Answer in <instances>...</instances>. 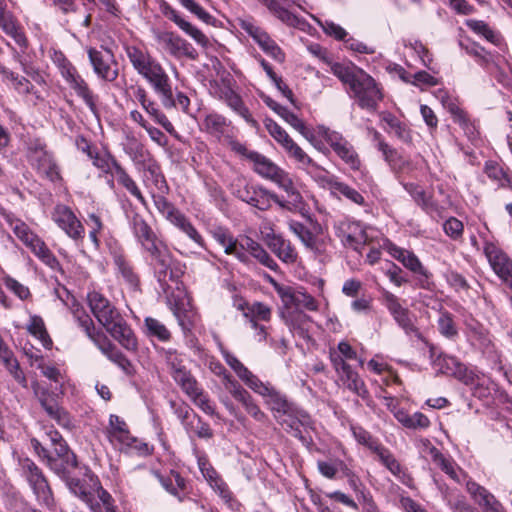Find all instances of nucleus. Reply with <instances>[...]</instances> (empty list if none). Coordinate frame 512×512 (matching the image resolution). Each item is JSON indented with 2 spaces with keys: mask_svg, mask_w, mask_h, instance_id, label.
Listing matches in <instances>:
<instances>
[{
  "mask_svg": "<svg viewBox=\"0 0 512 512\" xmlns=\"http://www.w3.org/2000/svg\"><path fill=\"white\" fill-rule=\"evenodd\" d=\"M125 53L133 69L151 86L165 109L179 107L184 113L189 112L190 99L188 96L181 91L174 95L169 75L146 48L126 45Z\"/></svg>",
  "mask_w": 512,
  "mask_h": 512,
  "instance_id": "nucleus-1",
  "label": "nucleus"
},
{
  "mask_svg": "<svg viewBox=\"0 0 512 512\" xmlns=\"http://www.w3.org/2000/svg\"><path fill=\"white\" fill-rule=\"evenodd\" d=\"M332 73L349 88V95L357 105L368 112H375L383 100V92L375 79L354 65L334 63Z\"/></svg>",
  "mask_w": 512,
  "mask_h": 512,
  "instance_id": "nucleus-2",
  "label": "nucleus"
},
{
  "mask_svg": "<svg viewBox=\"0 0 512 512\" xmlns=\"http://www.w3.org/2000/svg\"><path fill=\"white\" fill-rule=\"evenodd\" d=\"M89 307L97 321L119 344L129 351L138 347L137 338L117 308L100 292L87 295Z\"/></svg>",
  "mask_w": 512,
  "mask_h": 512,
  "instance_id": "nucleus-3",
  "label": "nucleus"
},
{
  "mask_svg": "<svg viewBox=\"0 0 512 512\" xmlns=\"http://www.w3.org/2000/svg\"><path fill=\"white\" fill-rule=\"evenodd\" d=\"M221 355L227 365L235 372L237 377L254 393L264 399V403L272 411L274 418L276 414L291 412V402L285 394L277 390L269 382H263L253 374L234 354L225 348L220 349Z\"/></svg>",
  "mask_w": 512,
  "mask_h": 512,
  "instance_id": "nucleus-4",
  "label": "nucleus"
},
{
  "mask_svg": "<svg viewBox=\"0 0 512 512\" xmlns=\"http://www.w3.org/2000/svg\"><path fill=\"white\" fill-rule=\"evenodd\" d=\"M250 161L253 163V170L261 178L271 181L278 188L283 190L294 201L301 199L291 174L261 153H253L250 155Z\"/></svg>",
  "mask_w": 512,
  "mask_h": 512,
  "instance_id": "nucleus-5",
  "label": "nucleus"
},
{
  "mask_svg": "<svg viewBox=\"0 0 512 512\" xmlns=\"http://www.w3.org/2000/svg\"><path fill=\"white\" fill-rule=\"evenodd\" d=\"M264 126L269 135L280 145L287 156L306 174L314 173L317 163L290 137L277 122L271 118L264 119Z\"/></svg>",
  "mask_w": 512,
  "mask_h": 512,
  "instance_id": "nucleus-6",
  "label": "nucleus"
},
{
  "mask_svg": "<svg viewBox=\"0 0 512 512\" xmlns=\"http://www.w3.org/2000/svg\"><path fill=\"white\" fill-rule=\"evenodd\" d=\"M277 423L290 435L297 438L310 452L316 446L309 431H314V421L311 416L296 404L291 406V412L276 414Z\"/></svg>",
  "mask_w": 512,
  "mask_h": 512,
  "instance_id": "nucleus-7",
  "label": "nucleus"
},
{
  "mask_svg": "<svg viewBox=\"0 0 512 512\" xmlns=\"http://www.w3.org/2000/svg\"><path fill=\"white\" fill-rule=\"evenodd\" d=\"M320 135L330 145L335 154L353 171H359L363 181L370 185L372 177L366 169H362V163L353 145L337 131L327 127H321Z\"/></svg>",
  "mask_w": 512,
  "mask_h": 512,
  "instance_id": "nucleus-8",
  "label": "nucleus"
},
{
  "mask_svg": "<svg viewBox=\"0 0 512 512\" xmlns=\"http://www.w3.org/2000/svg\"><path fill=\"white\" fill-rule=\"evenodd\" d=\"M30 443L34 452L60 477H66L70 470L78 465L76 455L69 449L66 442L54 446V455L49 453L38 439L32 438Z\"/></svg>",
  "mask_w": 512,
  "mask_h": 512,
  "instance_id": "nucleus-9",
  "label": "nucleus"
},
{
  "mask_svg": "<svg viewBox=\"0 0 512 512\" xmlns=\"http://www.w3.org/2000/svg\"><path fill=\"white\" fill-rule=\"evenodd\" d=\"M150 258V265L154 270L160 286L164 291L168 288L167 275L170 272V279L175 281L179 275L171 268L172 255L167 245L159 238L154 242L142 247Z\"/></svg>",
  "mask_w": 512,
  "mask_h": 512,
  "instance_id": "nucleus-10",
  "label": "nucleus"
},
{
  "mask_svg": "<svg viewBox=\"0 0 512 512\" xmlns=\"http://www.w3.org/2000/svg\"><path fill=\"white\" fill-rule=\"evenodd\" d=\"M379 291L382 305L388 310L397 325L402 328L407 335H414L422 340V334L415 326L414 316L409 309L403 305L404 301L385 288H380Z\"/></svg>",
  "mask_w": 512,
  "mask_h": 512,
  "instance_id": "nucleus-11",
  "label": "nucleus"
},
{
  "mask_svg": "<svg viewBox=\"0 0 512 512\" xmlns=\"http://www.w3.org/2000/svg\"><path fill=\"white\" fill-rule=\"evenodd\" d=\"M384 249L391 257L399 261L407 270L419 276L418 284L421 288H430L432 273L424 267L418 256L413 251L399 247L389 240L385 241Z\"/></svg>",
  "mask_w": 512,
  "mask_h": 512,
  "instance_id": "nucleus-12",
  "label": "nucleus"
},
{
  "mask_svg": "<svg viewBox=\"0 0 512 512\" xmlns=\"http://www.w3.org/2000/svg\"><path fill=\"white\" fill-rule=\"evenodd\" d=\"M271 283L285 308H294V311L305 309L310 312H317L319 310V302L311 294L307 293L304 288L280 285L272 278Z\"/></svg>",
  "mask_w": 512,
  "mask_h": 512,
  "instance_id": "nucleus-13",
  "label": "nucleus"
},
{
  "mask_svg": "<svg viewBox=\"0 0 512 512\" xmlns=\"http://www.w3.org/2000/svg\"><path fill=\"white\" fill-rule=\"evenodd\" d=\"M308 175L322 187H327L333 195L343 196L352 203L360 206L365 204V199L359 191L338 180L335 176L329 175L328 171L318 163L314 173H308Z\"/></svg>",
  "mask_w": 512,
  "mask_h": 512,
  "instance_id": "nucleus-14",
  "label": "nucleus"
},
{
  "mask_svg": "<svg viewBox=\"0 0 512 512\" xmlns=\"http://www.w3.org/2000/svg\"><path fill=\"white\" fill-rule=\"evenodd\" d=\"M235 195L241 201L262 211L269 209L272 201L280 207H285V201L283 199H281L276 193L271 192L262 186L244 183L243 186H239Z\"/></svg>",
  "mask_w": 512,
  "mask_h": 512,
  "instance_id": "nucleus-15",
  "label": "nucleus"
},
{
  "mask_svg": "<svg viewBox=\"0 0 512 512\" xmlns=\"http://www.w3.org/2000/svg\"><path fill=\"white\" fill-rule=\"evenodd\" d=\"M289 230L297 236L304 247L318 257L328 254L331 238L327 235H315L306 225L296 220L288 221Z\"/></svg>",
  "mask_w": 512,
  "mask_h": 512,
  "instance_id": "nucleus-16",
  "label": "nucleus"
},
{
  "mask_svg": "<svg viewBox=\"0 0 512 512\" xmlns=\"http://www.w3.org/2000/svg\"><path fill=\"white\" fill-rule=\"evenodd\" d=\"M483 252L493 272L512 290V259L492 241L486 240Z\"/></svg>",
  "mask_w": 512,
  "mask_h": 512,
  "instance_id": "nucleus-17",
  "label": "nucleus"
},
{
  "mask_svg": "<svg viewBox=\"0 0 512 512\" xmlns=\"http://www.w3.org/2000/svg\"><path fill=\"white\" fill-rule=\"evenodd\" d=\"M239 26L269 57L279 63L285 61V53L264 29L248 19H241Z\"/></svg>",
  "mask_w": 512,
  "mask_h": 512,
  "instance_id": "nucleus-18",
  "label": "nucleus"
},
{
  "mask_svg": "<svg viewBox=\"0 0 512 512\" xmlns=\"http://www.w3.org/2000/svg\"><path fill=\"white\" fill-rule=\"evenodd\" d=\"M55 224L76 243L82 242L85 228L72 209L64 204H57L51 214Z\"/></svg>",
  "mask_w": 512,
  "mask_h": 512,
  "instance_id": "nucleus-19",
  "label": "nucleus"
},
{
  "mask_svg": "<svg viewBox=\"0 0 512 512\" xmlns=\"http://www.w3.org/2000/svg\"><path fill=\"white\" fill-rule=\"evenodd\" d=\"M156 41L174 58L196 60L198 52L193 45L180 35L171 31L155 32Z\"/></svg>",
  "mask_w": 512,
  "mask_h": 512,
  "instance_id": "nucleus-20",
  "label": "nucleus"
},
{
  "mask_svg": "<svg viewBox=\"0 0 512 512\" xmlns=\"http://www.w3.org/2000/svg\"><path fill=\"white\" fill-rule=\"evenodd\" d=\"M87 54L93 71L98 78L108 82H113L118 78V65L110 50H98L89 47Z\"/></svg>",
  "mask_w": 512,
  "mask_h": 512,
  "instance_id": "nucleus-21",
  "label": "nucleus"
},
{
  "mask_svg": "<svg viewBox=\"0 0 512 512\" xmlns=\"http://www.w3.org/2000/svg\"><path fill=\"white\" fill-rule=\"evenodd\" d=\"M21 469L40 502L50 505L52 492L41 469L29 458L20 461Z\"/></svg>",
  "mask_w": 512,
  "mask_h": 512,
  "instance_id": "nucleus-22",
  "label": "nucleus"
},
{
  "mask_svg": "<svg viewBox=\"0 0 512 512\" xmlns=\"http://www.w3.org/2000/svg\"><path fill=\"white\" fill-rule=\"evenodd\" d=\"M334 230L336 236L341 240L344 246L351 247L355 250H358L364 245L367 239L362 224L348 218L336 221L334 223Z\"/></svg>",
  "mask_w": 512,
  "mask_h": 512,
  "instance_id": "nucleus-23",
  "label": "nucleus"
},
{
  "mask_svg": "<svg viewBox=\"0 0 512 512\" xmlns=\"http://www.w3.org/2000/svg\"><path fill=\"white\" fill-rule=\"evenodd\" d=\"M464 334L468 343L484 355L496 354V347L489 331L478 321L474 319L466 321Z\"/></svg>",
  "mask_w": 512,
  "mask_h": 512,
  "instance_id": "nucleus-24",
  "label": "nucleus"
},
{
  "mask_svg": "<svg viewBox=\"0 0 512 512\" xmlns=\"http://www.w3.org/2000/svg\"><path fill=\"white\" fill-rule=\"evenodd\" d=\"M62 77L75 94L82 99L90 111L96 113L98 96L93 93L88 83L79 74L76 67L74 66L73 68H70V70L66 69L64 74H62Z\"/></svg>",
  "mask_w": 512,
  "mask_h": 512,
  "instance_id": "nucleus-25",
  "label": "nucleus"
},
{
  "mask_svg": "<svg viewBox=\"0 0 512 512\" xmlns=\"http://www.w3.org/2000/svg\"><path fill=\"white\" fill-rule=\"evenodd\" d=\"M160 10L163 15L174 22L184 33L191 37L198 45L206 48L210 42L208 37L196 26L185 20L177 10H175L167 2H163L160 5Z\"/></svg>",
  "mask_w": 512,
  "mask_h": 512,
  "instance_id": "nucleus-26",
  "label": "nucleus"
},
{
  "mask_svg": "<svg viewBox=\"0 0 512 512\" xmlns=\"http://www.w3.org/2000/svg\"><path fill=\"white\" fill-rule=\"evenodd\" d=\"M264 241L269 249L285 264H294L298 260V252L290 240L281 234L267 233Z\"/></svg>",
  "mask_w": 512,
  "mask_h": 512,
  "instance_id": "nucleus-27",
  "label": "nucleus"
},
{
  "mask_svg": "<svg viewBox=\"0 0 512 512\" xmlns=\"http://www.w3.org/2000/svg\"><path fill=\"white\" fill-rule=\"evenodd\" d=\"M335 372L341 386L361 398L367 405L371 404L372 398L365 382L352 367L335 370Z\"/></svg>",
  "mask_w": 512,
  "mask_h": 512,
  "instance_id": "nucleus-28",
  "label": "nucleus"
},
{
  "mask_svg": "<svg viewBox=\"0 0 512 512\" xmlns=\"http://www.w3.org/2000/svg\"><path fill=\"white\" fill-rule=\"evenodd\" d=\"M213 239L224 249V253L234 256L244 264L249 263V256L239 247V239L234 237L232 232L225 227H215L211 230Z\"/></svg>",
  "mask_w": 512,
  "mask_h": 512,
  "instance_id": "nucleus-29",
  "label": "nucleus"
},
{
  "mask_svg": "<svg viewBox=\"0 0 512 512\" xmlns=\"http://www.w3.org/2000/svg\"><path fill=\"white\" fill-rule=\"evenodd\" d=\"M200 129L215 137L218 141H224L233 132L234 127L231 121L223 115L211 112L205 115L200 124Z\"/></svg>",
  "mask_w": 512,
  "mask_h": 512,
  "instance_id": "nucleus-30",
  "label": "nucleus"
},
{
  "mask_svg": "<svg viewBox=\"0 0 512 512\" xmlns=\"http://www.w3.org/2000/svg\"><path fill=\"white\" fill-rule=\"evenodd\" d=\"M127 218L129 227L141 248L159 239L144 217L138 212H129Z\"/></svg>",
  "mask_w": 512,
  "mask_h": 512,
  "instance_id": "nucleus-31",
  "label": "nucleus"
},
{
  "mask_svg": "<svg viewBox=\"0 0 512 512\" xmlns=\"http://www.w3.org/2000/svg\"><path fill=\"white\" fill-rule=\"evenodd\" d=\"M127 218L129 227L141 248L159 239L144 217L138 212H129Z\"/></svg>",
  "mask_w": 512,
  "mask_h": 512,
  "instance_id": "nucleus-32",
  "label": "nucleus"
},
{
  "mask_svg": "<svg viewBox=\"0 0 512 512\" xmlns=\"http://www.w3.org/2000/svg\"><path fill=\"white\" fill-rule=\"evenodd\" d=\"M433 366L439 372L455 377L460 382H467V375L471 371L459 359L451 355H439L433 360Z\"/></svg>",
  "mask_w": 512,
  "mask_h": 512,
  "instance_id": "nucleus-33",
  "label": "nucleus"
},
{
  "mask_svg": "<svg viewBox=\"0 0 512 512\" xmlns=\"http://www.w3.org/2000/svg\"><path fill=\"white\" fill-rule=\"evenodd\" d=\"M101 352L125 373H129L132 367L130 360L116 348V346L107 338L104 332L96 334L92 340Z\"/></svg>",
  "mask_w": 512,
  "mask_h": 512,
  "instance_id": "nucleus-34",
  "label": "nucleus"
},
{
  "mask_svg": "<svg viewBox=\"0 0 512 512\" xmlns=\"http://www.w3.org/2000/svg\"><path fill=\"white\" fill-rule=\"evenodd\" d=\"M329 359L334 370L351 367L348 364V361L351 360H357L360 365H363V361L358 357L356 350L345 340L340 341L336 347L329 348Z\"/></svg>",
  "mask_w": 512,
  "mask_h": 512,
  "instance_id": "nucleus-35",
  "label": "nucleus"
},
{
  "mask_svg": "<svg viewBox=\"0 0 512 512\" xmlns=\"http://www.w3.org/2000/svg\"><path fill=\"white\" fill-rule=\"evenodd\" d=\"M442 105L451 114L453 121L460 125L468 133H472L474 126L468 114L458 105L457 100L452 98L446 91L440 90L438 95Z\"/></svg>",
  "mask_w": 512,
  "mask_h": 512,
  "instance_id": "nucleus-36",
  "label": "nucleus"
},
{
  "mask_svg": "<svg viewBox=\"0 0 512 512\" xmlns=\"http://www.w3.org/2000/svg\"><path fill=\"white\" fill-rule=\"evenodd\" d=\"M108 439L111 444L125 453L147 454L149 451L148 445L133 437L128 428L118 431V433L109 436Z\"/></svg>",
  "mask_w": 512,
  "mask_h": 512,
  "instance_id": "nucleus-37",
  "label": "nucleus"
},
{
  "mask_svg": "<svg viewBox=\"0 0 512 512\" xmlns=\"http://www.w3.org/2000/svg\"><path fill=\"white\" fill-rule=\"evenodd\" d=\"M467 377L469 380H467V382H463V384L470 388L473 396L481 400L491 398L492 392L495 390V383L490 377L476 373L473 370L469 372Z\"/></svg>",
  "mask_w": 512,
  "mask_h": 512,
  "instance_id": "nucleus-38",
  "label": "nucleus"
},
{
  "mask_svg": "<svg viewBox=\"0 0 512 512\" xmlns=\"http://www.w3.org/2000/svg\"><path fill=\"white\" fill-rule=\"evenodd\" d=\"M162 487L172 496L183 502L187 497V482L179 472L171 470L167 475L156 474Z\"/></svg>",
  "mask_w": 512,
  "mask_h": 512,
  "instance_id": "nucleus-39",
  "label": "nucleus"
},
{
  "mask_svg": "<svg viewBox=\"0 0 512 512\" xmlns=\"http://www.w3.org/2000/svg\"><path fill=\"white\" fill-rule=\"evenodd\" d=\"M268 11L280 20L283 24L290 27H298L300 18L286 7V0H259Z\"/></svg>",
  "mask_w": 512,
  "mask_h": 512,
  "instance_id": "nucleus-40",
  "label": "nucleus"
},
{
  "mask_svg": "<svg viewBox=\"0 0 512 512\" xmlns=\"http://www.w3.org/2000/svg\"><path fill=\"white\" fill-rule=\"evenodd\" d=\"M222 99L227 104V106L230 107L240 117H242L248 125L255 129L259 128L258 121L252 117L248 107L245 105L238 93L228 88L223 91Z\"/></svg>",
  "mask_w": 512,
  "mask_h": 512,
  "instance_id": "nucleus-41",
  "label": "nucleus"
},
{
  "mask_svg": "<svg viewBox=\"0 0 512 512\" xmlns=\"http://www.w3.org/2000/svg\"><path fill=\"white\" fill-rule=\"evenodd\" d=\"M5 222L13 231L14 235L27 247L34 243L39 237L23 220L12 213L3 215Z\"/></svg>",
  "mask_w": 512,
  "mask_h": 512,
  "instance_id": "nucleus-42",
  "label": "nucleus"
},
{
  "mask_svg": "<svg viewBox=\"0 0 512 512\" xmlns=\"http://www.w3.org/2000/svg\"><path fill=\"white\" fill-rule=\"evenodd\" d=\"M0 75L2 76V81L9 83L10 86L20 95H28L35 94L37 99H40V96L36 94L34 91V86L32 83L25 78L24 76H20L19 74L11 71L3 64L0 63Z\"/></svg>",
  "mask_w": 512,
  "mask_h": 512,
  "instance_id": "nucleus-43",
  "label": "nucleus"
},
{
  "mask_svg": "<svg viewBox=\"0 0 512 512\" xmlns=\"http://www.w3.org/2000/svg\"><path fill=\"white\" fill-rule=\"evenodd\" d=\"M284 320L289 330L300 338L307 340L309 336V324L311 317L303 311H291L284 315Z\"/></svg>",
  "mask_w": 512,
  "mask_h": 512,
  "instance_id": "nucleus-44",
  "label": "nucleus"
},
{
  "mask_svg": "<svg viewBox=\"0 0 512 512\" xmlns=\"http://www.w3.org/2000/svg\"><path fill=\"white\" fill-rule=\"evenodd\" d=\"M380 118L381 121L387 125L385 129L389 134H393L404 143H410L412 141L411 130L407 124L398 117L390 112H382Z\"/></svg>",
  "mask_w": 512,
  "mask_h": 512,
  "instance_id": "nucleus-45",
  "label": "nucleus"
},
{
  "mask_svg": "<svg viewBox=\"0 0 512 512\" xmlns=\"http://www.w3.org/2000/svg\"><path fill=\"white\" fill-rule=\"evenodd\" d=\"M87 506L92 512H117L113 497L101 485L97 486Z\"/></svg>",
  "mask_w": 512,
  "mask_h": 512,
  "instance_id": "nucleus-46",
  "label": "nucleus"
},
{
  "mask_svg": "<svg viewBox=\"0 0 512 512\" xmlns=\"http://www.w3.org/2000/svg\"><path fill=\"white\" fill-rule=\"evenodd\" d=\"M118 274L121 276L129 289L138 291L140 287V278L135 272L131 262L122 255H118L114 259Z\"/></svg>",
  "mask_w": 512,
  "mask_h": 512,
  "instance_id": "nucleus-47",
  "label": "nucleus"
},
{
  "mask_svg": "<svg viewBox=\"0 0 512 512\" xmlns=\"http://www.w3.org/2000/svg\"><path fill=\"white\" fill-rule=\"evenodd\" d=\"M430 454L434 463L451 479L460 483L464 476L463 470L451 459L446 458L437 448L431 447Z\"/></svg>",
  "mask_w": 512,
  "mask_h": 512,
  "instance_id": "nucleus-48",
  "label": "nucleus"
},
{
  "mask_svg": "<svg viewBox=\"0 0 512 512\" xmlns=\"http://www.w3.org/2000/svg\"><path fill=\"white\" fill-rule=\"evenodd\" d=\"M0 28L3 30L4 33L10 36L21 48H27L28 40L25 36V33L21 25L18 23L16 18L11 13H9L0 20Z\"/></svg>",
  "mask_w": 512,
  "mask_h": 512,
  "instance_id": "nucleus-49",
  "label": "nucleus"
},
{
  "mask_svg": "<svg viewBox=\"0 0 512 512\" xmlns=\"http://www.w3.org/2000/svg\"><path fill=\"white\" fill-rule=\"evenodd\" d=\"M30 251L47 267L53 271H61V264L44 240L38 237L29 247Z\"/></svg>",
  "mask_w": 512,
  "mask_h": 512,
  "instance_id": "nucleus-50",
  "label": "nucleus"
},
{
  "mask_svg": "<svg viewBox=\"0 0 512 512\" xmlns=\"http://www.w3.org/2000/svg\"><path fill=\"white\" fill-rule=\"evenodd\" d=\"M32 165L37 169V172L47 178L51 182L61 181L59 166L57 165L53 155L48 153L38 160L34 161Z\"/></svg>",
  "mask_w": 512,
  "mask_h": 512,
  "instance_id": "nucleus-51",
  "label": "nucleus"
},
{
  "mask_svg": "<svg viewBox=\"0 0 512 512\" xmlns=\"http://www.w3.org/2000/svg\"><path fill=\"white\" fill-rule=\"evenodd\" d=\"M465 25L474 33L484 37L487 41L496 46L500 47L504 44L502 35L498 31L492 29L483 20L468 19L465 21Z\"/></svg>",
  "mask_w": 512,
  "mask_h": 512,
  "instance_id": "nucleus-52",
  "label": "nucleus"
},
{
  "mask_svg": "<svg viewBox=\"0 0 512 512\" xmlns=\"http://www.w3.org/2000/svg\"><path fill=\"white\" fill-rule=\"evenodd\" d=\"M71 313L75 319V321L78 323V325L84 330L86 335L91 339H95L96 334L99 332H103L101 329H96L93 323L92 318L90 315L86 312L84 307L77 303L76 301H73L70 306Z\"/></svg>",
  "mask_w": 512,
  "mask_h": 512,
  "instance_id": "nucleus-53",
  "label": "nucleus"
},
{
  "mask_svg": "<svg viewBox=\"0 0 512 512\" xmlns=\"http://www.w3.org/2000/svg\"><path fill=\"white\" fill-rule=\"evenodd\" d=\"M271 315V308L262 302H254L251 305H247V309L243 313L250 327L254 330L258 329V321L268 322L271 319Z\"/></svg>",
  "mask_w": 512,
  "mask_h": 512,
  "instance_id": "nucleus-54",
  "label": "nucleus"
},
{
  "mask_svg": "<svg viewBox=\"0 0 512 512\" xmlns=\"http://www.w3.org/2000/svg\"><path fill=\"white\" fill-rule=\"evenodd\" d=\"M123 150L129 158L135 163H143L150 156L144 145L135 137L133 133L125 135Z\"/></svg>",
  "mask_w": 512,
  "mask_h": 512,
  "instance_id": "nucleus-55",
  "label": "nucleus"
},
{
  "mask_svg": "<svg viewBox=\"0 0 512 512\" xmlns=\"http://www.w3.org/2000/svg\"><path fill=\"white\" fill-rule=\"evenodd\" d=\"M90 160L94 167L100 170L103 174L109 176H113V173L120 165L116 158L107 150H98L97 152H93Z\"/></svg>",
  "mask_w": 512,
  "mask_h": 512,
  "instance_id": "nucleus-56",
  "label": "nucleus"
},
{
  "mask_svg": "<svg viewBox=\"0 0 512 512\" xmlns=\"http://www.w3.org/2000/svg\"><path fill=\"white\" fill-rule=\"evenodd\" d=\"M144 333L147 337L156 338L160 342H169L172 338V334L166 325L150 316L144 319Z\"/></svg>",
  "mask_w": 512,
  "mask_h": 512,
  "instance_id": "nucleus-57",
  "label": "nucleus"
},
{
  "mask_svg": "<svg viewBox=\"0 0 512 512\" xmlns=\"http://www.w3.org/2000/svg\"><path fill=\"white\" fill-rule=\"evenodd\" d=\"M158 125L162 126L165 131L174 137H178V133L163 111L159 108L154 100H150L145 107L142 108Z\"/></svg>",
  "mask_w": 512,
  "mask_h": 512,
  "instance_id": "nucleus-58",
  "label": "nucleus"
},
{
  "mask_svg": "<svg viewBox=\"0 0 512 512\" xmlns=\"http://www.w3.org/2000/svg\"><path fill=\"white\" fill-rule=\"evenodd\" d=\"M117 182L123 186L132 196H134L142 205H146L147 202L140 191L136 182L132 179V177L127 173L124 167L120 164L117 167L116 171L113 173Z\"/></svg>",
  "mask_w": 512,
  "mask_h": 512,
  "instance_id": "nucleus-59",
  "label": "nucleus"
},
{
  "mask_svg": "<svg viewBox=\"0 0 512 512\" xmlns=\"http://www.w3.org/2000/svg\"><path fill=\"white\" fill-rule=\"evenodd\" d=\"M350 429L357 443L366 447L372 453L376 454L384 446L377 438L373 437L372 434L365 430L363 427L358 425H351Z\"/></svg>",
  "mask_w": 512,
  "mask_h": 512,
  "instance_id": "nucleus-60",
  "label": "nucleus"
},
{
  "mask_svg": "<svg viewBox=\"0 0 512 512\" xmlns=\"http://www.w3.org/2000/svg\"><path fill=\"white\" fill-rule=\"evenodd\" d=\"M43 409L50 418L55 420L63 428L71 429L74 426L73 418L71 417L70 413L59 406L57 402H43Z\"/></svg>",
  "mask_w": 512,
  "mask_h": 512,
  "instance_id": "nucleus-61",
  "label": "nucleus"
},
{
  "mask_svg": "<svg viewBox=\"0 0 512 512\" xmlns=\"http://www.w3.org/2000/svg\"><path fill=\"white\" fill-rule=\"evenodd\" d=\"M439 333L448 340L455 341L459 336V330L451 313L441 312L437 319Z\"/></svg>",
  "mask_w": 512,
  "mask_h": 512,
  "instance_id": "nucleus-62",
  "label": "nucleus"
},
{
  "mask_svg": "<svg viewBox=\"0 0 512 512\" xmlns=\"http://www.w3.org/2000/svg\"><path fill=\"white\" fill-rule=\"evenodd\" d=\"M382 156L392 171L396 174L405 173L411 170V161L399 154L393 147H390L384 154H382Z\"/></svg>",
  "mask_w": 512,
  "mask_h": 512,
  "instance_id": "nucleus-63",
  "label": "nucleus"
},
{
  "mask_svg": "<svg viewBox=\"0 0 512 512\" xmlns=\"http://www.w3.org/2000/svg\"><path fill=\"white\" fill-rule=\"evenodd\" d=\"M27 330L41 342L43 347L49 349L52 346V340L49 337L44 321L40 316L32 315L30 317Z\"/></svg>",
  "mask_w": 512,
  "mask_h": 512,
  "instance_id": "nucleus-64",
  "label": "nucleus"
}]
</instances>
